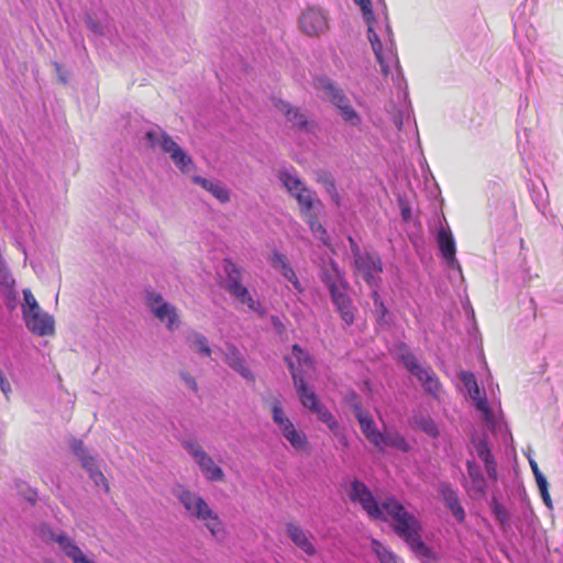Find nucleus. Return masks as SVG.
I'll return each instance as SVG.
<instances>
[{"instance_id":"nucleus-32","label":"nucleus","mask_w":563,"mask_h":563,"mask_svg":"<svg viewBox=\"0 0 563 563\" xmlns=\"http://www.w3.org/2000/svg\"><path fill=\"white\" fill-rule=\"evenodd\" d=\"M489 509L504 531L510 529V512L498 501L496 496L492 497Z\"/></svg>"},{"instance_id":"nucleus-8","label":"nucleus","mask_w":563,"mask_h":563,"mask_svg":"<svg viewBox=\"0 0 563 563\" xmlns=\"http://www.w3.org/2000/svg\"><path fill=\"white\" fill-rule=\"evenodd\" d=\"M353 1L360 7L363 18L368 25L367 38L371 43V46H372V49L376 57V60L378 64H382L384 67H386L385 62H384L382 40L374 27V24L376 23V16L372 9V2H371V0H353Z\"/></svg>"},{"instance_id":"nucleus-39","label":"nucleus","mask_w":563,"mask_h":563,"mask_svg":"<svg viewBox=\"0 0 563 563\" xmlns=\"http://www.w3.org/2000/svg\"><path fill=\"white\" fill-rule=\"evenodd\" d=\"M374 551L376 552L380 563H402V561L390 550L378 541H373Z\"/></svg>"},{"instance_id":"nucleus-23","label":"nucleus","mask_w":563,"mask_h":563,"mask_svg":"<svg viewBox=\"0 0 563 563\" xmlns=\"http://www.w3.org/2000/svg\"><path fill=\"white\" fill-rule=\"evenodd\" d=\"M203 474L210 482H222L224 473L221 467L217 466L212 457L206 453L201 459L196 462Z\"/></svg>"},{"instance_id":"nucleus-64","label":"nucleus","mask_w":563,"mask_h":563,"mask_svg":"<svg viewBox=\"0 0 563 563\" xmlns=\"http://www.w3.org/2000/svg\"><path fill=\"white\" fill-rule=\"evenodd\" d=\"M394 121H395V125L400 131L402 129V125H404V113L401 111H399L398 114L395 115Z\"/></svg>"},{"instance_id":"nucleus-28","label":"nucleus","mask_w":563,"mask_h":563,"mask_svg":"<svg viewBox=\"0 0 563 563\" xmlns=\"http://www.w3.org/2000/svg\"><path fill=\"white\" fill-rule=\"evenodd\" d=\"M279 430L294 449L302 450L307 445V437L305 433L298 431L291 421Z\"/></svg>"},{"instance_id":"nucleus-31","label":"nucleus","mask_w":563,"mask_h":563,"mask_svg":"<svg viewBox=\"0 0 563 563\" xmlns=\"http://www.w3.org/2000/svg\"><path fill=\"white\" fill-rule=\"evenodd\" d=\"M151 311L159 321H167L166 325L169 330H173L174 324L178 322V316L176 313V310L168 302H162L157 307H154Z\"/></svg>"},{"instance_id":"nucleus-59","label":"nucleus","mask_w":563,"mask_h":563,"mask_svg":"<svg viewBox=\"0 0 563 563\" xmlns=\"http://www.w3.org/2000/svg\"><path fill=\"white\" fill-rule=\"evenodd\" d=\"M180 378L185 383V385L191 389L192 391H198V385L194 376H191L188 372H180Z\"/></svg>"},{"instance_id":"nucleus-21","label":"nucleus","mask_w":563,"mask_h":563,"mask_svg":"<svg viewBox=\"0 0 563 563\" xmlns=\"http://www.w3.org/2000/svg\"><path fill=\"white\" fill-rule=\"evenodd\" d=\"M316 179L317 183L320 184L330 200L332 201L333 206L336 208H340L343 206V197L338 191L335 179L333 175L325 169H319L316 173Z\"/></svg>"},{"instance_id":"nucleus-35","label":"nucleus","mask_w":563,"mask_h":563,"mask_svg":"<svg viewBox=\"0 0 563 563\" xmlns=\"http://www.w3.org/2000/svg\"><path fill=\"white\" fill-rule=\"evenodd\" d=\"M223 269L225 273V279L223 287L225 289L232 288L239 283H242V272L234 263L231 261H225L223 265Z\"/></svg>"},{"instance_id":"nucleus-51","label":"nucleus","mask_w":563,"mask_h":563,"mask_svg":"<svg viewBox=\"0 0 563 563\" xmlns=\"http://www.w3.org/2000/svg\"><path fill=\"white\" fill-rule=\"evenodd\" d=\"M280 273L289 283H291V285L294 286V288L297 291H299V292L303 291V288L301 287V284L299 282V279L297 278L296 273L294 272L291 266L286 267L285 271H282Z\"/></svg>"},{"instance_id":"nucleus-24","label":"nucleus","mask_w":563,"mask_h":563,"mask_svg":"<svg viewBox=\"0 0 563 563\" xmlns=\"http://www.w3.org/2000/svg\"><path fill=\"white\" fill-rule=\"evenodd\" d=\"M466 468L468 477L472 481L473 489L484 495L487 488V481L482 472L481 466L474 460L466 461Z\"/></svg>"},{"instance_id":"nucleus-13","label":"nucleus","mask_w":563,"mask_h":563,"mask_svg":"<svg viewBox=\"0 0 563 563\" xmlns=\"http://www.w3.org/2000/svg\"><path fill=\"white\" fill-rule=\"evenodd\" d=\"M301 30L310 35H319L328 27L327 18L320 9L309 8L299 20Z\"/></svg>"},{"instance_id":"nucleus-56","label":"nucleus","mask_w":563,"mask_h":563,"mask_svg":"<svg viewBox=\"0 0 563 563\" xmlns=\"http://www.w3.org/2000/svg\"><path fill=\"white\" fill-rule=\"evenodd\" d=\"M3 296L7 308L13 310L16 306V291L14 287L3 290Z\"/></svg>"},{"instance_id":"nucleus-4","label":"nucleus","mask_w":563,"mask_h":563,"mask_svg":"<svg viewBox=\"0 0 563 563\" xmlns=\"http://www.w3.org/2000/svg\"><path fill=\"white\" fill-rule=\"evenodd\" d=\"M398 361L410 375L417 378L426 394L439 398L442 385L430 365H422L407 347L399 354Z\"/></svg>"},{"instance_id":"nucleus-14","label":"nucleus","mask_w":563,"mask_h":563,"mask_svg":"<svg viewBox=\"0 0 563 563\" xmlns=\"http://www.w3.org/2000/svg\"><path fill=\"white\" fill-rule=\"evenodd\" d=\"M314 87L321 91L323 97L335 108H340L350 101L343 89L325 76L318 77Z\"/></svg>"},{"instance_id":"nucleus-22","label":"nucleus","mask_w":563,"mask_h":563,"mask_svg":"<svg viewBox=\"0 0 563 563\" xmlns=\"http://www.w3.org/2000/svg\"><path fill=\"white\" fill-rule=\"evenodd\" d=\"M299 386L295 387L300 404L312 413L322 405L317 394L308 386L306 380H298Z\"/></svg>"},{"instance_id":"nucleus-36","label":"nucleus","mask_w":563,"mask_h":563,"mask_svg":"<svg viewBox=\"0 0 563 563\" xmlns=\"http://www.w3.org/2000/svg\"><path fill=\"white\" fill-rule=\"evenodd\" d=\"M188 343L191 349H195L202 356H210L211 349L208 339L199 332H192L188 336Z\"/></svg>"},{"instance_id":"nucleus-20","label":"nucleus","mask_w":563,"mask_h":563,"mask_svg":"<svg viewBox=\"0 0 563 563\" xmlns=\"http://www.w3.org/2000/svg\"><path fill=\"white\" fill-rule=\"evenodd\" d=\"M286 534L291 540V542L307 555L312 556L316 554V547L300 526L294 522H287Z\"/></svg>"},{"instance_id":"nucleus-42","label":"nucleus","mask_w":563,"mask_h":563,"mask_svg":"<svg viewBox=\"0 0 563 563\" xmlns=\"http://www.w3.org/2000/svg\"><path fill=\"white\" fill-rule=\"evenodd\" d=\"M314 415H317L318 419L327 424L331 431L335 432L339 428L336 419L323 405L316 410Z\"/></svg>"},{"instance_id":"nucleus-16","label":"nucleus","mask_w":563,"mask_h":563,"mask_svg":"<svg viewBox=\"0 0 563 563\" xmlns=\"http://www.w3.org/2000/svg\"><path fill=\"white\" fill-rule=\"evenodd\" d=\"M354 415L357 419L361 430L365 438L375 445L378 450H382V433L375 424L373 418L364 412L360 404L354 406Z\"/></svg>"},{"instance_id":"nucleus-2","label":"nucleus","mask_w":563,"mask_h":563,"mask_svg":"<svg viewBox=\"0 0 563 563\" xmlns=\"http://www.w3.org/2000/svg\"><path fill=\"white\" fill-rule=\"evenodd\" d=\"M349 497L353 503H358L374 520L386 522L391 518L394 532L408 544L422 563H439V555L421 538L420 521L396 497L388 496L379 504L371 489L357 478L351 483Z\"/></svg>"},{"instance_id":"nucleus-47","label":"nucleus","mask_w":563,"mask_h":563,"mask_svg":"<svg viewBox=\"0 0 563 563\" xmlns=\"http://www.w3.org/2000/svg\"><path fill=\"white\" fill-rule=\"evenodd\" d=\"M271 266L279 272L285 271L286 267H289V263L287 257L279 253L278 251H274L269 258Z\"/></svg>"},{"instance_id":"nucleus-15","label":"nucleus","mask_w":563,"mask_h":563,"mask_svg":"<svg viewBox=\"0 0 563 563\" xmlns=\"http://www.w3.org/2000/svg\"><path fill=\"white\" fill-rule=\"evenodd\" d=\"M383 21H384L385 45L383 43H382V45H383L384 62H385L386 67H384L382 64H379V66H380L382 73L384 75H388L390 64L395 63L397 68H400V66H399V60H398V56H397L396 42L394 38L391 25L389 22V16H387V19L383 18Z\"/></svg>"},{"instance_id":"nucleus-55","label":"nucleus","mask_w":563,"mask_h":563,"mask_svg":"<svg viewBox=\"0 0 563 563\" xmlns=\"http://www.w3.org/2000/svg\"><path fill=\"white\" fill-rule=\"evenodd\" d=\"M529 463H530L531 470L533 472V475L536 477V482H537L538 488L549 484L547 478H545V476L539 470L537 462L530 459Z\"/></svg>"},{"instance_id":"nucleus-40","label":"nucleus","mask_w":563,"mask_h":563,"mask_svg":"<svg viewBox=\"0 0 563 563\" xmlns=\"http://www.w3.org/2000/svg\"><path fill=\"white\" fill-rule=\"evenodd\" d=\"M342 119L352 126H358L362 122L361 115L354 110L350 101L338 108Z\"/></svg>"},{"instance_id":"nucleus-48","label":"nucleus","mask_w":563,"mask_h":563,"mask_svg":"<svg viewBox=\"0 0 563 563\" xmlns=\"http://www.w3.org/2000/svg\"><path fill=\"white\" fill-rule=\"evenodd\" d=\"M0 285L5 289H11L15 285V280L12 277L10 271L8 269L5 263L0 266Z\"/></svg>"},{"instance_id":"nucleus-5","label":"nucleus","mask_w":563,"mask_h":563,"mask_svg":"<svg viewBox=\"0 0 563 563\" xmlns=\"http://www.w3.org/2000/svg\"><path fill=\"white\" fill-rule=\"evenodd\" d=\"M145 139L151 147L159 146L164 153L169 154L172 162L183 173H188L191 169V157L161 128L147 130Z\"/></svg>"},{"instance_id":"nucleus-18","label":"nucleus","mask_w":563,"mask_h":563,"mask_svg":"<svg viewBox=\"0 0 563 563\" xmlns=\"http://www.w3.org/2000/svg\"><path fill=\"white\" fill-rule=\"evenodd\" d=\"M70 449L73 453L79 459L81 465L90 474V477L98 484V481H104L103 474L97 470L95 459L88 453V450L84 445V442L78 439H74L70 442Z\"/></svg>"},{"instance_id":"nucleus-37","label":"nucleus","mask_w":563,"mask_h":563,"mask_svg":"<svg viewBox=\"0 0 563 563\" xmlns=\"http://www.w3.org/2000/svg\"><path fill=\"white\" fill-rule=\"evenodd\" d=\"M309 224H310V229L314 235L316 239L320 240L324 245H329L330 242H329V238H328V232L327 230L324 229V227L321 224V222L319 221L318 217H317V213H309Z\"/></svg>"},{"instance_id":"nucleus-44","label":"nucleus","mask_w":563,"mask_h":563,"mask_svg":"<svg viewBox=\"0 0 563 563\" xmlns=\"http://www.w3.org/2000/svg\"><path fill=\"white\" fill-rule=\"evenodd\" d=\"M23 299L24 305L22 306V316H24V313L27 314L41 309L40 305L37 303L35 297L33 296L30 289H23Z\"/></svg>"},{"instance_id":"nucleus-38","label":"nucleus","mask_w":563,"mask_h":563,"mask_svg":"<svg viewBox=\"0 0 563 563\" xmlns=\"http://www.w3.org/2000/svg\"><path fill=\"white\" fill-rule=\"evenodd\" d=\"M504 194L499 185L494 186V192L488 198V207L494 209H509L512 207V202L507 199H503Z\"/></svg>"},{"instance_id":"nucleus-60","label":"nucleus","mask_w":563,"mask_h":563,"mask_svg":"<svg viewBox=\"0 0 563 563\" xmlns=\"http://www.w3.org/2000/svg\"><path fill=\"white\" fill-rule=\"evenodd\" d=\"M347 241L350 244V250H351V254L353 256V261L364 254L365 251L361 250L360 245L357 244V242L354 240L353 236H349Z\"/></svg>"},{"instance_id":"nucleus-33","label":"nucleus","mask_w":563,"mask_h":563,"mask_svg":"<svg viewBox=\"0 0 563 563\" xmlns=\"http://www.w3.org/2000/svg\"><path fill=\"white\" fill-rule=\"evenodd\" d=\"M42 537L44 539H49V540H53L55 541L59 548L63 550V552L65 553V555L68 558V545L69 547H74V548H78L74 541L65 533V532H60V533H56L52 528L47 527V526H44L42 528Z\"/></svg>"},{"instance_id":"nucleus-57","label":"nucleus","mask_w":563,"mask_h":563,"mask_svg":"<svg viewBox=\"0 0 563 563\" xmlns=\"http://www.w3.org/2000/svg\"><path fill=\"white\" fill-rule=\"evenodd\" d=\"M227 290L239 301H241L247 294H250L249 289L245 286H243L242 283H239L234 287L229 288Z\"/></svg>"},{"instance_id":"nucleus-45","label":"nucleus","mask_w":563,"mask_h":563,"mask_svg":"<svg viewBox=\"0 0 563 563\" xmlns=\"http://www.w3.org/2000/svg\"><path fill=\"white\" fill-rule=\"evenodd\" d=\"M183 448L190 454L194 460L197 462L201 459L207 452L201 448V445L195 440H186L181 442Z\"/></svg>"},{"instance_id":"nucleus-11","label":"nucleus","mask_w":563,"mask_h":563,"mask_svg":"<svg viewBox=\"0 0 563 563\" xmlns=\"http://www.w3.org/2000/svg\"><path fill=\"white\" fill-rule=\"evenodd\" d=\"M331 301L339 313L344 327H350L355 321L357 308L354 306L347 289H341L330 295Z\"/></svg>"},{"instance_id":"nucleus-10","label":"nucleus","mask_w":563,"mask_h":563,"mask_svg":"<svg viewBox=\"0 0 563 563\" xmlns=\"http://www.w3.org/2000/svg\"><path fill=\"white\" fill-rule=\"evenodd\" d=\"M223 361L225 364L236 372L246 382L254 383L255 375L249 368L246 361L240 350L232 343L225 344V351L223 353Z\"/></svg>"},{"instance_id":"nucleus-26","label":"nucleus","mask_w":563,"mask_h":563,"mask_svg":"<svg viewBox=\"0 0 563 563\" xmlns=\"http://www.w3.org/2000/svg\"><path fill=\"white\" fill-rule=\"evenodd\" d=\"M278 179L291 196L305 186L301 179L296 175L294 167L280 169Z\"/></svg>"},{"instance_id":"nucleus-49","label":"nucleus","mask_w":563,"mask_h":563,"mask_svg":"<svg viewBox=\"0 0 563 563\" xmlns=\"http://www.w3.org/2000/svg\"><path fill=\"white\" fill-rule=\"evenodd\" d=\"M291 354V356L296 358L299 365H310L312 362L309 354L305 352L298 344L292 345Z\"/></svg>"},{"instance_id":"nucleus-9","label":"nucleus","mask_w":563,"mask_h":563,"mask_svg":"<svg viewBox=\"0 0 563 563\" xmlns=\"http://www.w3.org/2000/svg\"><path fill=\"white\" fill-rule=\"evenodd\" d=\"M23 320L26 328L38 336L52 335L55 331L54 318L42 309L31 313H24Z\"/></svg>"},{"instance_id":"nucleus-34","label":"nucleus","mask_w":563,"mask_h":563,"mask_svg":"<svg viewBox=\"0 0 563 563\" xmlns=\"http://www.w3.org/2000/svg\"><path fill=\"white\" fill-rule=\"evenodd\" d=\"M413 424L416 428H418L419 430H421L431 438L435 439L439 435V429L435 422L429 416L422 413L415 416Z\"/></svg>"},{"instance_id":"nucleus-17","label":"nucleus","mask_w":563,"mask_h":563,"mask_svg":"<svg viewBox=\"0 0 563 563\" xmlns=\"http://www.w3.org/2000/svg\"><path fill=\"white\" fill-rule=\"evenodd\" d=\"M274 107L282 112L288 122L291 123V128L297 131H308V119L299 108L292 107L288 101L283 99H276Z\"/></svg>"},{"instance_id":"nucleus-52","label":"nucleus","mask_w":563,"mask_h":563,"mask_svg":"<svg viewBox=\"0 0 563 563\" xmlns=\"http://www.w3.org/2000/svg\"><path fill=\"white\" fill-rule=\"evenodd\" d=\"M85 25L88 30L97 35L103 34V25L97 21L91 14H87L85 18Z\"/></svg>"},{"instance_id":"nucleus-6","label":"nucleus","mask_w":563,"mask_h":563,"mask_svg":"<svg viewBox=\"0 0 563 563\" xmlns=\"http://www.w3.org/2000/svg\"><path fill=\"white\" fill-rule=\"evenodd\" d=\"M356 274L365 282L371 290L380 289L383 285V262L375 251H365L354 260Z\"/></svg>"},{"instance_id":"nucleus-63","label":"nucleus","mask_w":563,"mask_h":563,"mask_svg":"<svg viewBox=\"0 0 563 563\" xmlns=\"http://www.w3.org/2000/svg\"><path fill=\"white\" fill-rule=\"evenodd\" d=\"M539 490H540V494H541V497H542L544 504L549 508H552V500H551V497H550V494H549V484H547L545 486L539 487Z\"/></svg>"},{"instance_id":"nucleus-27","label":"nucleus","mask_w":563,"mask_h":563,"mask_svg":"<svg viewBox=\"0 0 563 563\" xmlns=\"http://www.w3.org/2000/svg\"><path fill=\"white\" fill-rule=\"evenodd\" d=\"M384 446L393 448L405 453L409 452L411 449L405 437L398 431H386L385 433H382L380 451L384 450Z\"/></svg>"},{"instance_id":"nucleus-43","label":"nucleus","mask_w":563,"mask_h":563,"mask_svg":"<svg viewBox=\"0 0 563 563\" xmlns=\"http://www.w3.org/2000/svg\"><path fill=\"white\" fill-rule=\"evenodd\" d=\"M474 401H475L476 409L483 413L485 422L487 424L494 427V424H495L494 412L490 409V407L488 406L486 397L484 396L483 398H478L477 400H474Z\"/></svg>"},{"instance_id":"nucleus-50","label":"nucleus","mask_w":563,"mask_h":563,"mask_svg":"<svg viewBox=\"0 0 563 563\" xmlns=\"http://www.w3.org/2000/svg\"><path fill=\"white\" fill-rule=\"evenodd\" d=\"M284 361L287 364V367L290 372V375H291V378L294 382V386L295 387L299 386L298 380H305V378H303L301 372L296 367L292 356H285Z\"/></svg>"},{"instance_id":"nucleus-30","label":"nucleus","mask_w":563,"mask_h":563,"mask_svg":"<svg viewBox=\"0 0 563 563\" xmlns=\"http://www.w3.org/2000/svg\"><path fill=\"white\" fill-rule=\"evenodd\" d=\"M378 291H379V289H374V290H371V294H369V296L373 300V303H374L376 320H377L378 324H380V325H388L391 322V314H390L388 308L386 307L385 302L383 301Z\"/></svg>"},{"instance_id":"nucleus-54","label":"nucleus","mask_w":563,"mask_h":563,"mask_svg":"<svg viewBox=\"0 0 563 563\" xmlns=\"http://www.w3.org/2000/svg\"><path fill=\"white\" fill-rule=\"evenodd\" d=\"M240 302L246 305L250 310L255 311L258 314H264L265 312V310L262 308V305L255 301L251 294H247Z\"/></svg>"},{"instance_id":"nucleus-1","label":"nucleus","mask_w":563,"mask_h":563,"mask_svg":"<svg viewBox=\"0 0 563 563\" xmlns=\"http://www.w3.org/2000/svg\"><path fill=\"white\" fill-rule=\"evenodd\" d=\"M349 497L353 503H358L374 520L386 522L391 518L394 532L408 544L422 563H439V555L421 538L420 521L396 497L388 496L379 504L371 489L357 478L351 483Z\"/></svg>"},{"instance_id":"nucleus-46","label":"nucleus","mask_w":563,"mask_h":563,"mask_svg":"<svg viewBox=\"0 0 563 563\" xmlns=\"http://www.w3.org/2000/svg\"><path fill=\"white\" fill-rule=\"evenodd\" d=\"M272 418L279 429L286 426V423L290 422V420L285 416L279 400H275L273 404Z\"/></svg>"},{"instance_id":"nucleus-19","label":"nucleus","mask_w":563,"mask_h":563,"mask_svg":"<svg viewBox=\"0 0 563 563\" xmlns=\"http://www.w3.org/2000/svg\"><path fill=\"white\" fill-rule=\"evenodd\" d=\"M439 493L442 497L444 505L450 509L452 516L457 522L462 523L465 520V510L460 503L457 493L448 483H442L439 486Z\"/></svg>"},{"instance_id":"nucleus-41","label":"nucleus","mask_w":563,"mask_h":563,"mask_svg":"<svg viewBox=\"0 0 563 563\" xmlns=\"http://www.w3.org/2000/svg\"><path fill=\"white\" fill-rule=\"evenodd\" d=\"M294 197L297 199V201L300 203V206L307 210L311 209L313 201L316 199V192L309 189L308 187L302 186Z\"/></svg>"},{"instance_id":"nucleus-7","label":"nucleus","mask_w":563,"mask_h":563,"mask_svg":"<svg viewBox=\"0 0 563 563\" xmlns=\"http://www.w3.org/2000/svg\"><path fill=\"white\" fill-rule=\"evenodd\" d=\"M438 231H437V243L441 252L442 257L446 262L448 266L459 272L462 271L459 261L455 257L456 247L453 234L449 227V223L442 213V217L438 219Z\"/></svg>"},{"instance_id":"nucleus-61","label":"nucleus","mask_w":563,"mask_h":563,"mask_svg":"<svg viewBox=\"0 0 563 563\" xmlns=\"http://www.w3.org/2000/svg\"><path fill=\"white\" fill-rule=\"evenodd\" d=\"M486 473L492 481H497V463L494 460L484 464Z\"/></svg>"},{"instance_id":"nucleus-25","label":"nucleus","mask_w":563,"mask_h":563,"mask_svg":"<svg viewBox=\"0 0 563 563\" xmlns=\"http://www.w3.org/2000/svg\"><path fill=\"white\" fill-rule=\"evenodd\" d=\"M470 440L477 456L484 464L495 459L488 445V437L486 433L478 434L477 432H473Z\"/></svg>"},{"instance_id":"nucleus-58","label":"nucleus","mask_w":563,"mask_h":563,"mask_svg":"<svg viewBox=\"0 0 563 563\" xmlns=\"http://www.w3.org/2000/svg\"><path fill=\"white\" fill-rule=\"evenodd\" d=\"M460 378L463 385L467 388L468 391H472L473 387H476V379L473 373L471 372H462Z\"/></svg>"},{"instance_id":"nucleus-29","label":"nucleus","mask_w":563,"mask_h":563,"mask_svg":"<svg viewBox=\"0 0 563 563\" xmlns=\"http://www.w3.org/2000/svg\"><path fill=\"white\" fill-rule=\"evenodd\" d=\"M195 183L211 192L221 202L229 200L228 189L219 181H213L200 176L194 178Z\"/></svg>"},{"instance_id":"nucleus-3","label":"nucleus","mask_w":563,"mask_h":563,"mask_svg":"<svg viewBox=\"0 0 563 563\" xmlns=\"http://www.w3.org/2000/svg\"><path fill=\"white\" fill-rule=\"evenodd\" d=\"M176 497L188 514L196 519L203 521L206 528L214 538H219L223 532V526L219 516L208 506L206 500L186 488H181Z\"/></svg>"},{"instance_id":"nucleus-12","label":"nucleus","mask_w":563,"mask_h":563,"mask_svg":"<svg viewBox=\"0 0 563 563\" xmlns=\"http://www.w3.org/2000/svg\"><path fill=\"white\" fill-rule=\"evenodd\" d=\"M320 279L328 288L330 295L341 289L349 288V284L340 271L339 265L333 260H330L328 264L321 267Z\"/></svg>"},{"instance_id":"nucleus-53","label":"nucleus","mask_w":563,"mask_h":563,"mask_svg":"<svg viewBox=\"0 0 563 563\" xmlns=\"http://www.w3.org/2000/svg\"><path fill=\"white\" fill-rule=\"evenodd\" d=\"M145 298H146L147 306L150 307L151 310L154 307H157L158 305H161L162 302H165L163 300L162 295L154 290H146Z\"/></svg>"},{"instance_id":"nucleus-62","label":"nucleus","mask_w":563,"mask_h":563,"mask_svg":"<svg viewBox=\"0 0 563 563\" xmlns=\"http://www.w3.org/2000/svg\"><path fill=\"white\" fill-rule=\"evenodd\" d=\"M0 389L7 397L11 393V385L2 369H0Z\"/></svg>"}]
</instances>
